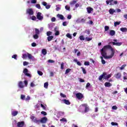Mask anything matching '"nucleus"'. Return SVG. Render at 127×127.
Wrapping results in <instances>:
<instances>
[{
  "label": "nucleus",
  "instance_id": "1",
  "mask_svg": "<svg viewBox=\"0 0 127 127\" xmlns=\"http://www.w3.org/2000/svg\"><path fill=\"white\" fill-rule=\"evenodd\" d=\"M112 77V74H110L107 75L106 72H103L102 74H101L98 78V80L99 81H102L103 79H105V80H107L108 79H110V77Z\"/></svg>",
  "mask_w": 127,
  "mask_h": 127
},
{
  "label": "nucleus",
  "instance_id": "2",
  "mask_svg": "<svg viewBox=\"0 0 127 127\" xmlns=\"http://www.w3.org/2000/svg\"><path fill=\"white\" fill-rule=\"evenodd\" d=\"M106 2V4H109V5H115L118 4V1L114 0H107Z\"/></svg>",
  "mask_w": 127,
  "mask_h": 127
},
{
  "label": "nucleus",
  "instance_id": "3",
  "mask_svg": "<svg viewBox=\"0 0 127 127\" xmlns=\"http://www.w3.org/2000/svg\"><path fill=\"white\" fill-rule=\"evenodd\" d=\"M83 107L85 108L84 113H88V112L89 111V106H88V105H87V104H82L79 107L80 110H82V109H83Z\"/></svg>",
  "mask_w": 127,
  "mask_h": 127
},
{
  "label": "nucleus",
  "instance_id": "4",
  "mask_svg": "<svg viewBox=\"0 0 127 127\" xmlns=\"http://www.w3.org/2000/svg\"><path fill=\"white\" fill-rule=\"evenodd\" d=\"M112 53L110 56H107L104 58L105 59H112L113 57H114V55H115V50L114 49H112Z\"/></svg>",
  "mask_w": 127,
  "mask_h": 127
},
{
  "label": "nucleus",
  "instance_id": "5",
  "mask_svg": "<svg viewBox=\"0 0 127 127\" xmlns=\"http://www.w3.org/2000/svg\"><path fill=\"white\" fill-rule=\"evenodd\" d=\"M34 12H33V10L32 8H29L26 10V14H29V15H33Z\"/></svg>",
  "mask_w": 127,
  "mask_h": 127
},
{
  "label": "nucleus",
  "instance_id": "6",
  "mask_svg": "<svg viewBox=\"0 0 127 127\" xmlns=\"http://www.w3.org/2000/svg\"><path fill=\"white\" fill-rule=\"evenodd\" d=\"M23 73H24L25 76H27L28 77L31 78V75L28 73V69H27V68H24L23 71Z\"/></svg>",
  "mask_w": 127,
  "mask_h": 127
},
{
  "label": "nucleus",
  "instance_id": "7",
  "mask_svg": "<svg viewBox=\"0 0 127 127\" xmlns=\"http://www.w3.org/2000/svg\"><path fill=\"white\" fill-rule=\"evenodd\" d=\"M102 49H103V50L105 51H107L108 49H111L112 51V50L114 49L113 48V47H112V46H111V45H106V46H104Z\"/></svg>",
  "mask_w": 127,
  "mask_h": 127
},
{
  "label": "nucleus",
  "instance_id": "8",
  "mask_svg": "<svg viewBox=\"0 0 127 127\" xmlns=\"http://www.w3.org/2000/svg\"><path fill=\"white\" fill-rule=\"evenodd\" d=\"M101 54L102 56V57H104L105 58V57L107 56V51L104 50L103 49H102L100 50Z\"/></svg>",
  "mask_w": 127,
  "mask_h": 127
},
{
  "label": "nucleus",
  "instance_id": "9",
  "mask_svg": "<svg viewBox=\"0 0 127 127\" xmlns=\"http://www.w3.org/2000/svg\"><path fill=\"white\" fill-rule=\"evenodd\" d=\"M76 97L78 100H81V99H83V94L81 93H78L76 94Z\"/></svg>",
  "mask_w": 127,
  "mask_h": 127
},
{
  "label": "nucleus",
  "instance_id": "10",
  "mask_svg": "<svg viewBox=\"0 0 127 127\" xmlns=\"http://www.w3.org/2000/svg\"><path fill=\"white\" fill-rule=\"evenodd\" d=\"M37 18L39 19V20H42L43 19V16H41V12H38L37 14Z\"/></svg>",
  "mask_w": 127,
  "mask_h": 127
},
{
  "label": "nucleus",
  "instance_id": "11",
  "mask_svg": "<svg viewBox=\"0 0 127 127\" xmlns=\"http://www.w3.org/2000/svg\"><path fill=\"white\" fill-rule=\"evenodd\" d=\"M24 126V122L21 121L19 122L17 124V127H23Z\"/></svg>",
  "mask_w": 127,
  "mask_h": 127
},
{
  "label": "nucleus",
  "instance_id": "12",
  "mask_svg": "<svg viewBox=\"0 0 127 127\" xmlns=\"http://www.w3.org/2000/svg\"><path fill=\"white\" fill-rule=\"evenodd\" d=\"M40 123H42V124H45L46 122H47V118L46 117L42 118L40 121Z\"/></svg>",
  "mask_w": 127,
  "mask_h": 127
},
{
  "label": "nucleus",
  "instance_id": "13",
  "mask_svg": "<svg viewBox=\"0 0 127 127\" xmlns=\"http://www.w3.org/2000/svg\"><path fill=\"white\" fill-rule=\"evenodd\" d=\"M115 76L116 79H120L122 77V74L121 72H118L115 75Z\"/></svg>",
  "mask_w": 127,
  "mask_h": 127
},
{
  "label": "nucleus",
  "instance_id": "14",
  "mask_svg": "<svg viewBox=\"0 0 127 127\" xmlns=\"http://www.w3.org/2000/svg\"><path fill=\"white\" fill-rule=\"evenodd\" d=\"M18 87L21 89L24 88V85H23V82H22V81H19L18 82Z\"/></svg>",
  "mask_w": 127,
  "mask_h": 127
},
{
  "label": "nucleus",
  "instance_id": "15",
  "mask_svg": "<svg viewBox=\"0 0 127 127\" xmlns=\"http://www.w3.org/2000/svg\"><path fill=\"white\" fill-rule=\"evenodd\" d=\"M63 102H64V104L65 105H71V102H70V101H69L68 100L64 99L63 100Z\"/></svg>",
  "mask_w": 127,
  "mask_h": 127
},
{
  "label": "nucleus",
  "instance_id": "16",
  "mask_svg": "<svg viewBox=\"0 0 127 127\" xmlns=\"http://www.w3.org/2000/svg\"><path fill=\"white\" fill-rule=\"evenodd\" d=\"M109 34L111 36H114V35H115L116 34V31L114 30H111L109 32Z\"/></svg>",
  "mask_w": 127,
  "mask_h": 127
},
{
  "label": "nucleus",
  "instance_id": "17",
  "mask_svg": "<svg viewBox=\"0 0 127 127\" xmlns=\"http://www.w3.org/2000/svg\"><path fill=\"white\" fill-rule=\"evenodd\" d=\"M57 16L58 17H59V18H60V19H61L62 20L65 19V18H64V16H63V15L62 14H58L57 15Z\"/></svg>",
  "mask_w": 127,
  "mask_h": 127
},
{
  "label": "nucleus",
  "instance_id": "18",
  "mask_svg": "<svg viewBox=\"0 0 127 127\" xmlns=\"http://www.w3.org/2000/svg\"><path fill=\"white\" fill-rule=\"evenodd\" d=\"M87 10L88 13H91V12H92V11H93V9L92 7H88L87 8Z\"/></svg>",
  "mask_w": 127,
  "mask_h": 127
},
{
  "label": "nucleus",
  "instance_id": "19",
  "mask_svg": "<svg viewBox=\"0 0 127 127\" xmlns=\"http://www.w3.org/2000/svg\"><path fill=\"white\" fill-rule=\"evenodd\" d=\"M115 12H116V10L114 8H111L109 10V13L110 14H114V13H115Z\"/></svg>",
  "mask_w": 127,
  "mask_h": 127
},
{
  "label": "nucleus",
  "instance_id": "20",
  "mask_svg": "<svg viewBox=\"0 0 127 127\" xmlns=\"http://www.w3.org/2000/svg\"><path fill=\"white\" fill-rule=\"evenodd\" d=\"M18 114V112L15 111L11 112V115L13 116V117H15V116H17V114Z\"/></svg>",
  "mask_w": 127,
  "mask_h": 127
},
{
  "label": "nucleus",
  "instance_id": "21",
  "mask_svg": "<svg viewBox=\"0 0 127 127\" xmlns=\"http://www.w3.org/2000/svg\"><path fill=\"white\" fill-rule=\"evenodd\" d=\"M53 38H54L53 36H50L47 37V40L49 42H50V41H51Z\"/></svg>",
  "mask_w": 127,
  "mask_h": 127
},
{
  "label": "nucleus",
  "instance_id": "22",
  "mask_svg": "<svg viewBox=\"0 0 127 127\" xmlns=\"http://www.w3.org/2000/svg\"><path fill=\"white\" fill-rule=\"evenodd\" d=\"M73 61H74V62H76L77 65H78V66H81L82 65V64H81V63H80V62H78V60L74 59Z\"/></svg>",
  "mask_w": 127,
  "mask_h": 127
},
{
  "label": "nucleus",
  "instance_id": "23",
  "mask_svg": "<svg viewBox=\"0 0 127 127\" xmlns=\"http://www.w3.org/2000/svg\"><path fill=\"white\" fill-rule=\"evenodd\" d=\"M104 85L105 87H108V88H110L112 86V84L110 82H105Z\"/></svg>",
  "mask_w": 127,
  "mask_h": 127
},
{
  "label": "nucleus",
  "instance_id": "24",
  "mask_svg": "<svg viewBox=\"0 0 127 127\" xmlns=\"http://www.w3.org/2000/svg\"><path fill=\"white\" fill-rule=\"evenodd\" d=\"M121 31H122V32H127V28H120Z\"/></svg>",
  "mask_w": 127,
  "mask_h": 127
},
{
  "label": "nucleus",
  "instance_id": "25",
  "mask_svg": "<svg viewBox=\"0 0 127 127\" xmlns=\"http://www.w3.org/2000/svg\"><path fill=\"white\" fill-rule=\"evenodd\" d=\"M42 53L43 54V55H46L47 54V51H46V49H43L42 50Z\"/></svg>",
  "mask_w": 127,
  "mask_h": 127
},
{
  "label": "nucleus",
  "instance_id": "26",
  "mask_svg": "<svg viewBox=\"0 0 127 127\" xmlns=\"http://www.w3.org/2000/svg\"><path fill=\"white\" fill-rule=\"evenodd\" d=\"M112 44L114 45H116V46H121V45H122V43H116V42H113Z\"/></svg>",
  "mask_w": 127,
  "mask_h": 127
},
{
  "label": "nucleus",
  "instance_id": "27",
  "mask_svg": "<svg viewBox=\"0 0 127 127\" xmlns=\"http://www.w3.org/2000/svg\"><path fill=\"white\" fill-rule=\"evenodd\" d=\"M35 34H37L38 35H39L40 32L39 31V29L37 28L35 29Z\"/></svg>",
  "mask_w": 127,
  "mask_h": 127
},
{
  "label": "nucleus",
  "instance_id": "28",
  "mask_svg": "<svg viewBox=\"0 0 127 127\" xmlns=\"http://www.w3.org/2000/svg\"><path fill=\"white\" fill-rule=\"evenodd\" d=\"M27 57L29 59H33V56H32V55H31V54L27 53Z\"/></svg>",
  "mask_w": 127,
  "mask_h": 127
},
{
  "label": "nucleus",
  "instance_id": "29",
  "mask_svg": "<svg viewBox=\"0 0 127 127\" xmlns=\"http://www.w3.org/2000/svg\"><path fill=\"white\" fill-rule=\"evenodd\" d=\"M66 37H67V38H69V39H72V36L70 33H67L66 35Z\"/></svg>",
  "mask_w": 127,
  "mask_h": 127
},
{
  "label": "nucleus",
  "instance_id": "30",
  "mask_svg": "<svg viewBox=\"0 0 127 127\" xmlns=\"http://www.w3.org/2000/svg\"><path fill=\"white\" fill-rule=\"evenodd\" d=\"M79 38L80 40H82L83 41H84V40H85V37H84L83 35L80 36Z\"/></svg>",
  "mask_w": 127,
  "mask_h": 127
},
{
  "label": "nucleus",
  "instance_id": "31",
  "mask_svg": "<svg viewBox=\"0 0 127 127\" xmlns=\"http://www.w3.org/2000/svg\"><path fill=\"white\" fill-rule=\"evenodd\" d=\"M39 37V35H37L35 34V35H33V38L34 39H38V38Z\"/></svg>",
  "mask_w": 127,
  "mask_h": 127
},
{
  "label": "nucleus",
  "instance_id": "32",
  "mask_svg": "<svg viewBox=\"0 0 127 127\" xmlns=\"http://www.w3.org/2000/svg\"><path fill=\"white\" fill-rule=\"evenodd\" d=\"M81 69L82 70V72L83 74H87V71H86V69L83 67H81Z\"/></svg>",
  "mask_w": 127,
  "mask_h": 127
},
{
  "label": "nucleus",
  "instance_id": "33",
  "mask_svg": "<svg viewBox=\"0 0 127 127\" xmlns=\"http://www.w3.org/2000/svg\"><path fill=\"white\" fill-rule=\"evenodd\" d=\"M76 2H77L76 0H72V1H71L70 2V5H73L75 4V3H76Z\"/></svg>",
  "mask_w": 127,
  "mask_h": 127
},
{
  "label": "nucleus",
  "instance_id": "34",
  "mask_svg": "<svg viewBox=\"0 0 127 127\" xmlns=\"http://www.w3.org/2000/svg\"><path fill=\"white\" fill-rule=\"evenodd\" d=\"M50 35H52V32H51V31L47 32V36H51Z\"/></svg>",
  "mask_w": 127,
  "mask_h": 127
},
{
  "label": "nucleus",
  "instance_id": "35",
  "mask_svg": "<svg viewBox=\"0 0 127 127\" xmlns=\"http://www.w3.org/2000/svg\"><path fill=\"white\" fill-rule=\"evenodd\" d=\"M44 88H45L46 89H48V82H45L44 83Z\"/></svg>",
  "mask_w": 127,
  "mask_h": 127
},
{
  "label": "nucleus",
  "instance_id": "36",
  "mask_svg": "<svg viewBox=\"0 0 127 127\" xmlns=\"http://www.w3.org/2000/svg\"><path fill=\"white\" fill-rule=\"evenodd\" d=\"M12 58H13L15 60H17V55H13L12 56Z\"/></svg>",
  "mask_w": 127,
  "mask_h": 127
},
{
  "label": "nucleus",
  "instance_id": "37",
  "mask_svg": "<svg viewBox=\"0 0 127 127\" xmlns=\"http://www.w3.org/2000/svg\"><path fill=\"white\" fill-rule=\"evenodd\" d=\"M90 31L89 29L85 30L84 31V33H86V34H88V35L90 34Z\"/></svg>",
  "mask_w": 127,
  "mask_h": 127
},
{
  "label": "nucleus",
  "instance_id": "38",
  "mask_svg": "<svg viewBox=\"0 0 127 127\" xmlns=\"http://www.w3.org/2000/svg\"><path fill=\"white\" fill-rule=\"evenodd\" d=\"M104 29H105V31H108V30H109V29H110V27H109L108 26H105L104 27Z\"/></svg>",
  "mask_w": 127,
  "mask_h": 127
},
{
  "label": "nucleus",
  "instance_id": "39",
  "mask_svg": "<svg viewBox=\"0 0 127 127\" xmlns=\"http://www.w3.org/2000/svg\"><path fill=\"white\" fill-rule=\"evenodd\" d=\"M34 123H36V124H39L40 123V120H37V119H35L34 120Z\"/></svg>",
  "mask_w": 127,
  "mask_h": 127
},
{
  "label": "nucleus",
  "instance_id": "40",
  "mask_svg": "<svg viewBox=\"0 0 127 127\" xmlns=\"http://www.w3.org/2000/svg\"><path fill=\"white\" fill-rule=\"evenodd\" d=\"M37 73L40 76H42V75H43V72H42L41 71L38 70Z\"/></svg>",
  "mask_w": 127,
  "mask_h": 127
},
{
  "label": "nucleus",
  "instance_id": "41",
  "mask_svg": "<svg viewBox=\"0 0 127 127\" xmlns=\"http://www.w3.org/2000/svg\"><path fill=\"white\" fill-rule=\"evenodd\" d=\"M70 71H71V69L70 68H67L66 69L65 72V74H68V73L70 72Z\"/></svg>",
  "mask_w": 127,
  "mask_h": 127
},
{
  "label": "nucleus",
  "instance_id": "42",
  "mask_svg": "<svg viewBox=\"0 0 127 127\" xmlns=\"http://www.w3.org/2000/svg\"><path fill=\"white\" fill-rule=\"evenodd\" d=\"M121 24V22H115L114 23V26H117V25H120Z\"/></svg>",
  "mask_w": 127,
  "mask_h": 127
},
{
  "label": "nucleus",
  "instance_id": "43",
  "mask_svg": "<svg viewBox=\"0 0 127 127\" xmlns=\"http://www.w3.org/2000/svg\"><path fill=\"white\" fill-rule=\"evenodd\" d=\"M21 99L23 100H25V95L23 94L21 95Z\"/></svg>",
  "mask_w": 127,
  "mask_h": 127
},
{
  "label": "nucleus",
  "instance_id": "44",
  "mask_svg": "<svg viewBox=\"0 0 127 127\" xmlns=\"http://www.w3.org/2000/svg\"><path fill=\"white\" fill-rule=\"evenodd\" d=\"M41 115H43L44 116H47V113H46L45 111H42L41 112Z\"/></svg>",
  "mask_w": 127,
  "mask_h": 127
},
{
  "label": "nucleus",
  "instance_id": "45",
  "mask_svg": "<svg viewBox=\"0 0 127 127\" xmlns=\"http://www.w3.org/2000/svg\"><path fill=\"white\" fill-rule=\"evenodd\" d=\"M55 35H56V36H57L58 35H60V32H59V31H56V32L55 33Z\"/></svg>",
  "mask_w": 127,
  "mask_h": 127
},
{
  "label": "nucleus",
  "instance_id": "46",
  "mask_svg": "<svg viewBox=\"0 0 127 127\" xmlns=\"http://www.w3.org/2000/svg\"><path fill=\"white\" fill-rule=\"evenodd\" d=\"M84 64L85 66H89L90 65V63L89 62H85Z\"/></svg>",
  "mask_w": 127,
  "mask_h": 127
},
{
  "label": "nucleus",
  "instance_id": "47",
  "mask_svg": "<svg viewBox=\"0 0 127 127\" xmlns=\"http://www.w3.org/2000/svg\"><path fill=\"white\" fill-rule=\"evenodd\" d=\"M61 69L62 70H63V69H64V63H62L61 65Z\"/></svg>",
  "mask_w": 127,
  "mask_h": 127
},
{
  "label": "nucleus",
  "instance_id": "48",
  "mask_svg": "<svg viewBox=\"0 0 127 127\" xmlns=\"http://www.w3.org/2000/svg\"><path fill=\"white\" fill-rule=\"evenodd\" d=\"M127 66V64H123L121 67H120V70H124L125 69V67Z\"/></svg>",
  "mask_w": 127,
  "mask_h": 127
},
{
  "label": "nucleus",
  "instance_id": "49",
  "mask_svg": "<svg viewBox=\"0 0 127 127\" xmlns=\"http://www.w3.org/2000/svg\"><path fill=\"white\" fill-rule=\"evenodd\" d=\"M85 40H86V41H91V40H92V38H88L86 37L85 38Z\"/></svg>",
  "mask_w": 127,
  "mask_h": 127
},
{
  "label": "nucleus",
  "instance_id": "50",
  "mask_svg": "<svg viewBox=\"0 0 127 127\" xmlns=\"http://www.w3.org/2000/svg\"><path fill=\"white\" fill-rule=\"evenodd\" d=\"M60 96H61V97H62V98H66V95L62 93H60Z\"/></svg>",
  "mask_w": 127,
  "mask_h": 127
},
{
  "label": "nucleus",
  "instance_id": "51",
  "mask_svg": "<svg viewBox=\"0 0 127 127\" xmlns=\"http://www.w3.org/2000/svg\"><path fill=\"white\" fill-rule=\"evenodd\" d=\"M27 58V55H26V54L22 55V58H23V59H25V58Z\"/></svg>",
  "mask_w": 127,
  "mask_h": 127
},
{
  "label": "nucleus",
  "instance_id": "52",
  "mask_svg": "<svg viewBox=\"0 0 127 127\" xmlns=\"http://www.w3.org/2000/svg\"><path fill=\"white\" fill-rule=\"evenodd\" d=\"M36 7H37V8H38L39 9H40V8H41V6H40V4H36Z\"/></svg>",
  "mask_w": 127,
  "mask_h": 127
},
{
  "label": "nucleus",
  "instance_id": "53",
  "mask_svg": "<svg viewBox=\"0 0 127 127\" xmlns=\"http://www.w3.org/2000/svg\"><path fill=\"white\" fill-rule=\"evenodd\" d=\"M90 86H91V84H90V83L88 82L86 85V89H88L90 87Z\"/></svg>",
  "mask_w": 127,
  "mask_h": 127
},
{
  "label": "nucleus",
  "instance_id": "54",
  "mask_svg": "<svg viewBox=\"0 0 127 127\" xmlns=\"http://www.w3.org/2000/svg\"><path fill=\"white\" fill-rule=\"evenodd\" d=\"M65 8L66 9V10H70V6H68L67 5H65Z\"/></svg>",
  "mask_w": 127,
  "mask_h": 127
},
{
  "label": "nucleus",
  "instance_id": "55",
  "mask_svg": "<svg viewBox=\"0 0 127 127\" xmlns=\"http://www.w3.org/2000/svg\"><path fill=\"white\" fill-rule=\"evenodd\" d=\"M48 62L49 63H54V62H55V61H54L53 60H49L48 61Z\"/></svg>",
  "mask_w": 127,
  "mask_h": 127
},
{
  "label": "nucleus",
  "instance_id": "56",
  "mask_svg": "<svg viewBox=\"0 0 127 127\" xmlns=\"http://www.w3.org/2000/svg\"><path fill=\"white\" fill-rule=\"evenodd\" d=\"M111 125L112 126H118L119 124L117 123L112 122Z\"/></svg>",
  "mask_w": 127,
  "mask_h": 127
},
{
  "label": "nucleus",
  "instance_id": "57",
  "mask_svg": "<svg viewBox=\"0 0 127 127\" xmlns=\"http://www.w3.org/2000/svg\"><path fill=\"white\" fill-rule=\"evenodd\" d=\"M60 121H61V122H67V119H66L65 118H63V119H61Z\"/></svg>",
  "mask_w": 127,
  "mask_h": 127
},
{
  "label": "nucleus",
  "instance_id": "58",
  "mask_svg": "<svg viewBox=\"0 0 127 127\" xmlns=\"http://www.w3.org/2000/svg\"><path fill=\"white\" fill-rule=\"evenodd\" d=\"M50 7H51V5L48 4L46 5V8L47 9H49V8H50Z\"/></svg>",
  "mask_w": 127,
  "mask_h": 127
},
{
  "label": "nucleus",
  "instance_id": "59",
  "mask_svg": "<svg viewBox=\"0 0 127 127\" xmlns=\"http://www.w3.org/2000/svg\"><path fill=\"white\" fill-rule=\"evenodd\" d=\"M51 21H52V22H54L56 21V18H55L54 17L52 18Z\"/></svg>",
  "mask_w": 127,
  "mask_h": 127
},
{
  "label": "nucleus",
  "instance_id": "60",
  "mask_svg": "<svg viewBox=\"0 0 127 127\" xmlns=\"http://www.w3.org/2000/svg\"><path fill=\"white\" fill-rule=\"evenodd\" d=\"M29 63L27 62H23V66H26L27 65H28Z\"/></svg>",
  "mask_w": 127,
  "mask_h": 127
},
{
  "label": "nucleus",
  "instance_id": "61",
  "mask_svg": "<svg viewBox=\"0 0 127 127\" xmlns=\"http://www.w3.org/2000/svg\"><path fill=\"white\" fill-rule=\"evenodd\" d=\"M31 19L32 20H36V17L35 16H32Z\"/></svg>",
  "mask_w": 127,
  "mask_h": 127
},
{
  "label": "nucleus",
  "instance_id": "62",
  "mask_svg": "<svg viewBox=\"0 0 127 127\" xmlns=\"http://www.w3.org/2000/svg\"><path fill=\"white\" fill-rule=\"evenodd\" d=\"M112 109L113 110H118V107H117L116 106H113L112 107Z\"/></svg>",
  "mask_w": 127,
  "mask_h": 127
},
{
  "label": "nucleus",
  "instance_id": "63",
  "mask_svg": "<svg viewBox=\"0 0 127 127\" xmlns=\"http://www.w3.org/2000/svg\"><path fill=\"white\" fill-rule=\"evenodd\" d=\"M31 45H32V47H35V46H36V43H32L31 44Z\"/></svg>",
  "mask_w": 127,
  "mask_h": 127
},
{
  "label": "nucleus",
  "instance_id": "64",
  "mask_svg": "<svg viewBox=\"0 0 127 127\" xmlns=\"http://www.w3.org/2000/svg\"><path fill=\"white\" fill-rule=\"evenodd\" d=\"M36 0H31V3H36Z\"/></svg>",
  "mask_w": 127,
  "mask_h": 127
}]
</instances>
